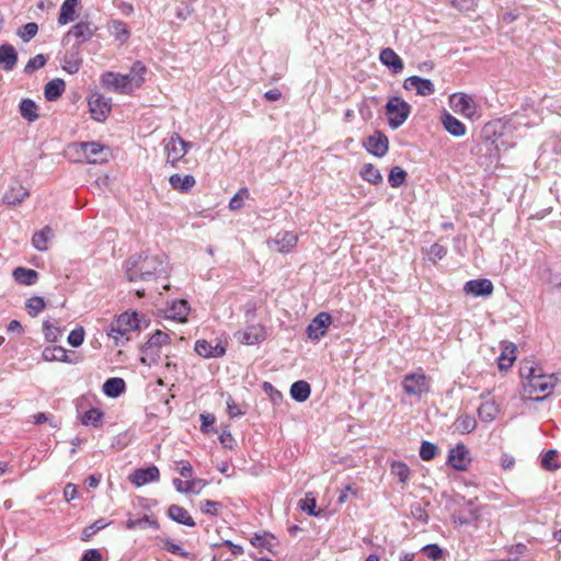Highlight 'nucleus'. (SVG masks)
<instances>
[{"label":"nucleus","instance_id":"nucleus-1","mask_svg":"<svg viewBox=\"0 0 561 561\" xmlns=\"http://www.w3.org/2000/svg\"><path fill=\"white\" fill-rule=\"evenodd\" d=\"M126 277L129 282H147L168 274V261L164 254H138L126 262Z\"/></svg>","mask_w":561,"mask_h":561},{"label":"nucleus","instance_id":"nucleus-2","mask_svg":"<svg viewBox=\"0 0 561 561\" xmlns=\"http://www.w3.org/2000/svg\"><path fill=\"white\" fill-rule=\"evenodd\" d=\"M137 329H139L138 313L124 312L108 324L106 333L115 341V344L118 345L123 344L124 341H128V334Z\"/></svg>","mask_w":561,"mask_h":561},{"label":"nucleus","instance_id":"nucleus-3","mask_svg":"<svg viewBox=\"0 0 561 561\" xmlns=\"http://www.w3.org/2000/svg\"><path fill=\"white\" fill-rule=\"evenodd\" d=\"M411 113V105L399 96L389 99L386 104L388 124L392 129L402 126Z\"/></svg>","mask_w":561,"mask_h":561},{"label":"nucleus","instance_id":"nucleus-4","mask_svg":"<svg viewBox=\"0 0 561 561\" xmlns=\"http://www.w3.org/2000/svg\"><path fill=\"white\" fill-rule=\"evenodd\" d=\"M449 103L456 113H459L469 119H477L480 117L479 106L474 99L469 94L462 92L454 93L449 99Z\"/></svg>","mask_w":561,"mask_h":561},{"label":"nucleus","instance_id":"nucleus-5","mask_svg":"<svg viewBox=\"0 0 561 561\" xmlns=\"http://www.w3.org/2000/svg\"><path fill=\"white\" fill-rule=\"evenodd\" d=\"M77 152L82 153L88 163L101 164L108 160V148L99 142H79L73 145Z\"/></svg>","mask_w":561,"mask_h":561},{"label":"nucleus","instance_id":"nucleus-6","mask_svg":"<svg viewBox=\"0 0 561 561\" xmlns=\"http://www.w3.org/2000/svg\"><path fill=\"white\" fill-rule=\"evenodd\" d=\"M191 142L185 141L179 134H173L164 144L167 163L175 167L179 161L187 153Z\"/></svg>","mask_w":561,"mask_h":561},{"label":"nucleus","instance_id":"nucleus-7","mask_svg":"<svg viewBox=\"0 0 561 561\" xmlns=\"http://www.w3.org/2000/svg\"><path fill=\"white\" fill-rule=\"evenodd\" d=\"M402 388L409 396L421 397L428 391L430 385L423 373H413L403 378Z\"/></svg>","mask_w":561,"mask_h":561},{"label":"nucleus","instance_id":"nucleus-8","mask_svg":"<svg viewBox=\"0 0 561 561\" xmlns=\"http://www.w3.org/2000/svg\"><path fill=\"white\" fill-rule=\"evenodd\" d=\"M89 111L94 121L104 122L111 113L112 102L100 93H94L88 101Z\"/></svg>","mask_w":561,"mask_h":561},{"label":"nucleus","instance_id":"nucleus-9","mask_svg":"<svg viewBox=\"0 0 561 561\" xmlns=\"http://www.w3.org/2000/svg\"><path fill=\"white\" fill-rule=\"evenodd\" d=\"M98 27L94 26L91 22L88 21H80L73 26L70 27L68 33L65 36V39H69L70 37H75L76 39V48L79 49V47L85 43L87 41L91 39Z\"/></svg>","mask_w":561,"mask_h":561},{"label":"nucleus","instance_id":"nucleus-10","mask_svg":"<svg viewBox=\"0 0 561 561\" xmlns=\"http://www.w3.org/2000/svg\"><path fill=\"white\" fill-rule=\"evenodd\" d=\"M366 150L375 157H383L389 149L388 137L380 130H376L364 141Z\"/></svg>","mask_w":561,"mask_h":561},{"label":"nucleus","instance_id":"nucleus-11","mask_svg":"<svg viewBox=\"0 0 561 561\" xmlns=\"http://www.w3.org/2000/svg\"><path fill=\"white\" fill-rule=\"evenodd\" d=\"M332 322V317L328 312H320L316 316L307 327L308 337L311 340H320L327 333V329Z\"/></svg>","mask_w":561,"mask_h":561},{"label":"nucleus","instance_id":"nucleus-12","mask_svg":"<svg viewBox=\"0 0 561 561\" xmlns=\"http://www.w3.org/2000/svg\"><path fill=\"white\" fill-rule=\"evenodd\" d=\"M403 88L409 91L414 90L415 93L421 96H428L435 92L434 83L430 79L419 76L407 78L403 82Z\"/></svg>","mask_w":561,"mask_h":561},{"label":"nucleus","instance_id":"nucleus-13","mask_svg":"<svg viewBox=\"0 0 561 561\" xmlns=\"http://www.w3.org/2000/svg\"><path fill=\"white\" fill-rule=\"evenodd\" d=\"M238 340L245 345H255L266 339V330L262 324L248 325L237 333Z\"/></svg>","mask_w":561,"mask_h":561},{"label":"nucleus","instance_id":"nucleus-14","mask_svg":"<svg viewBox=\"0 0 561 561\" xmlns=\"http://www.w3.org/2000/svg\"><path fill=\"white\" fill-rule=\"evenodd\" d=\"M147 67L139 60L135 61L128 73L123 75L126 79V85L129 89V92L133 93L135 90L139 89L146 78Z\"/></svg>","mask_w":561,"mask_h":561},{"label":"nucleus","instance_id":"nucleus-15","mask_svg":"<svg viewBox=\"0 0 561 561\" xmlns=\"http://www.w3.org/2000/svg\"><path fill=\"white\" fill-rule=\"evenodd\" d=\"M470 462L469 450L463 444H458L449 450L448 463L458 471H466Z\"/></svg>","mask_w":561,"mask_h":561},{"label":"nucleus","instance_id":"nucleus-16","mask_svg":"<svg viewBox=\"0 0 561 561\" xmlns=\"http://www.w3.org/2000/svg\"><path fill=\"white\" fill-rule=\"evenodd\" d=\"M556 377L553 375H543L539 373L535 378H530L525 385V390L529 393L546 392L556 386Z\"/></svg>","mask_w":561,"mask_h":561},{"label":"nucleus","instance_id":"nucleus-17","mask_svg":"<svg viewBox=\"0 0 561 561\" xmlns=\"http://www.w3.org/2000/svg\"><path fill=\"white\" fill-rule=\"evenodd\" d=\"M493 284L488 278H478L468 280L463 286V291L473 297H486L493 293Z\"/></svg>","mask_w":561,"mask_h":561},{"label":"nucleus","instance_id":"nucleus-18","mask_svg":"<svg viewBox=\"0 0 561 561\" xmlns=\"http://www.w3.org/2000/svg\"><path fill=\"white\" fill-rule=\"evenodd\" d=\"M126 79L122 73L107 71L102 75V84L116 93L130 94L128 87L126 85Z\"/></svg>","mask_w":561,"mask_h":561},{"label":"nucleus","instance_id":"nucleus-19","mask_svg":"<svg viewBox=\"0 0 561 561\" xmlns=\"http://www.w3.org/2000/svg\"><path fill=\"white\" fill-rule=\"evenodd\" d=\"M191 307L185 299H179L171 301L165 310V318L176 320L179 322H185L190 313Z\"/></svg>","mask_w":561,"mask_h":561},{"label":"nucleus","instance_id":"nucleus-20","mask_svg":"<svg viewBox=\"0 0 561 561\" xmlns=\"http://www.w3.org/2000/svg\"><path fill=\"white\" fill-rule=\"evenodd\" d=\"M160 471L156 466L136 469L130 476L129 480L136 486H142L149 482L158 481Z\"/></svg>","mask_w":561,"mask_h":561},{"label":"nucleus","instance_id":"nucleus-21","mask_svg":"<svg viewBox=\"0 0 561 561\" xmlns=\"http://www.w3.org/2000/svg\"><path fill=\"white\" fill-rule=\"evenodd\" d=\"M298 242V236L291 231H280L270 242L280 253H289Z\"/></svg>","mask_w":561,"mask_h":561},{"label":"nucleus","instance_id":"nucleus-22","mask_svg":"<svg viewBox=\"0 0 561 561\" xmlns=\"http://www.w3.org/2000/svg\"><path fill=\"white\" fill-rule=\"evenodd\" d=\"M195 352L204 358H218L226 354V347L220 343L211 344L207 340H197Z\"/></svg>","mask_w":561,"mask_h":561},{"label":"nucleus","instance_id":"nucleus-23","mask_svg":"<svg viewBox=\"0 0 561 561\" xmlns=\"http://www.w3.org/2000/svg\"><path fill=\"white\" fill-rule=\"evenodd\" d=\"M379 59L382 65L388 67L396 75L401 73L404 69L403 60L392 48H383L380 51Z\"/></svg>","mask_w":561,"mask_h":561},{"label":"nucleus","instance_id":"nucleus-24","mask_svg":"<svg viewBox=\"0 0 561 561\" xmlns=\"http://www.w3.org/2000/svg\"><path fill=\"white\" fill-rule=\"evenodd\" d=\"M28 196V191L19 182L9 187L3 195V203L10 206L21 204Z\"/></svg>","mask_w":561,"mask_h":561},{"label":"nucleus","instance_id":"nucleus-25","mask_svg":"<svg viewBox=\"0 0 561 561\" xmlns=\"http://www.w3.org/2000/svg\"><path fill=\"white\" fill-rule=\"evenodd\" d=\"M18 62V53L15 48L10 44H3L0 46V68L4 71H11L14 69Z\"/></svg>","mask_w":561,"mask_h":561},{"label":"nucleus","instance_id":"nucleus-26","mask_svg":"<svg viewBox=\"0 0 561 561\" xmlns=\"http://www.w3.org/2000/svg\"><path fill=\"white\" fill-rule=\"evenodd\" d=\"M167 515L173 522L187 526L194 527L196 524L190 513L181 505L172 504L169 506Z\"/></svg>","mask_w":561,"mask_h":561},{"label":"nucleus","instance_id":"nucleus-27","mask_svg":"<svg viewBox=\"0 0 561 561\" xmlns=\"http://www.w3.org/2000/svg\"><path fill=\"white\" fill-rule=\"evenodd\" d=\"M442 123L444 128L454 137H462L467 131L466 126L448 112L443 114Z\"/></svg>","mask_w":561,"mask_h":561},{"label":"nucleus","instance_id":"nucleus-28","mask_svg":"<svg viewBox=\"0 0 561 561\" xmlns=\"http://www.w3.org/2000/svg\"><path fill=\"white\" fill-rule=\"evenodd\" d=\"M169 183L173 190L181 193H188L195 186L196 180L191 174L182 176L175 173L169 178Z\"/></svg>","mask_w":561,"mask_h":561},{"label":"nucleus","instance_id":"nucleus-29","mask_svg":"<svg viewBox=\"0 0 561 561\" xmlns=\"http://www.w3.org/2000/svg\"><path fill=\"white\" fill-rule=\"evenodd\" d=\"M14 280L24 286L34 285L38 280V273L35 270L26 267H15L12 272Z\"/></svg>","mask_w":561,"mask_h":561},{"label":"nucleus","instance_id":"nucleus-30","mask_svg":"<svg viewBox=\"0 0 561 561\" xmlns=\"http://www.w3.org/2000/svg\"><path fill=\"white\" fill-rule=\"evenodd\" d=\"M66 83L62 79L56 78L48 81L44 89L45 99L49 102L58 100L65 92Z\"/></svg>","mask_w":561,"mask_h":561},{"label":"nucleus","instance_id":"nucleus-31","mask_svg":"<svg viewBox=\"0 0 561 561\" xmlns=\"http://www.w3.org/2000/svg\"><path fill=\"white\" fill-rule=\"evenodd\" d=\"M78 4H79V0H65L61 3L59 16H58V23L60 25H66L69 22L75 21L76 9H77Z\"/></svg>","mask_w":561,"mask_h":561},{"label":"nucleus","instance_id":"nucleus-32","mask_svg":"<svg viewBox=\"0 0 561 561\" xmlns=\"http://www.w3.org/2000/svg\"><path fill=\"white\" fill-rule=\"evenodd\" d=\"M42 356L46 362L72 363L67 354V350L62 346H47L43 350Z\"/></svg>","mask_w":561,"mask_h":561},{"label":"nucleus","instance_id":"nucleus-33","mask_svg":"<svg viewBox=\"0 0 561 561\" xmlns=\"http://www.w3.org/2000/svg\"><path fill=\"white\" fill-rule=\"evenodd\" d=\"M126 390L125 381L122 378H108L103 383V392L110 398H117Z\"/></svg>","mask_w":561,"mask_h":561},{"label":"nucleus","instance_id":"nucleus-34","mask_svg":"<svg viewBox=\"0 0 561 561\" xmlns=\"http://www.w3.org/2000/svg\"><path fill=\"white\" fill-rule=\"evenodd\" d=\"M53 229L49 226H46L33 234L32 244L36 250L41 252L46 251L48 249V241L53 238Z\"/></svg>","mask_w":561,"mask_h":561},{"label":"nucleus","instance_id":"nucleus-35","mask_svg":"<svg viewBox=\"0 0 561 561\" xmlns=\"http://www.w3.org/2000/svg\"><path fill=\"white\" fill-rule=\"evenodd\" d=\"M108 32L121 44L126 43L130 36V32L126 23L119 20H113L108 24Z\"/></svg>","mask_w":561,"mask_h":561},{"label":"nucleus","instance_id":"nucleus-36","mask_svg":"<svg viewBox=\"0 0 561 561\" xmlns=\"http://www.w3.org/2000/svg\"><path fill=\"white\" fill-rule=\"evenodd\" d=\"M21 116L30 123L38 119V106L31 99H23L19 105Z\"/></svg>","mask_w":561,"mask_h":561},{"label":"nucleus","instance_id":"nucleus-37","mask_svg":"<svg viewBox=\"0 0 561 561\" xmlns=\"http://www.w3.org/2000/svg\"><path fill=\"white\" fill-rule=\"evenodd\" d=\"M310 385L305 380L295 381L290 387V396L297 402H305L310 397Z\"/></svg>","mask_w":561,"mask_h":561},{"label":"nucleus","instance_id":"nucleus-38","mask_svg":"<svg viewBox=\"0 0 561 561\" xmlns=\"http://www.w3.org/2000/svg\"><path fill=\"white\" fill-rule=\"evenodd\" d=\"M141 356L140 360L141 363L151 366L156 365L159 362L160 358V347L150 345L148 342L141 347Z\"/></svg>","mask_w":561,"mask_h":561},{"label":"nucleus","instance_id":"nucleus-39","mask_svg":"<svg viewBox=\"0 0 561 561\" xmlns=\"http://www.w3.org/2000/svg\"><path fill=\"white\" fill-rule=\"evenodd\" d=\"M82 59L79 56L78 49L76 51H68L62 60V69L70 75L77 73L81 67Z\"/></svg>","mask_w":561,"mask_h":561},{"label":"nucleus","instance_id":"nucleus-40","mask_svg":"<svg viewBox=\"0 0 561 561\" xmlns=\"http://www.w3.org/2000/svg\"><path fill=\"white\" fill-rule=\"evenodd\" d=\"M499 413V408L493 401H485L478 408L479 419L483 422H492Z\"/></svg>","mask_w":561,"mask_h":561},{"label":"nucleus","instance_id":"nucleus-41","mask_svg":"<svg viewBox=\"0 0 561 561\" xmlns=\"http://www.w3.org/2000/svg\"><path fill=\"white\" fill-rule=\"evenodd\" d=\"M359 174L363 180L374 185L380 184L382 182V175L380 171L371 163L364 164Z\"/></svg>","mask_w":561,"mask_h":561},{"label":"nucleus","instance_id":"nucleus-42","mask_svg":"<svg viewBox=\"0 0 561 561\" xmlns=\"http://www.w3.org/2000/svg\"><path fill=\"white\" fill-rule=\"evenodd\" d=\"M173 485L175 490L180 493H198L201 488L204 486V483L202 480L182 481L181 479H174Z\"/></svg>","mask_w":561,"mask_h":561},{"label":"nucleus","instance_id":"nucleus-43","mask_svg":"<svg viewBox=\"0 0 561 561\" xmlns=\"http://www.w3.org/2000/svg\"><path fill=\"white\" fill-rule=\"evenodd\" d=\"M476 426V419L468 414L460 415L455 422V428L460 434H469L474 431Z\"/></svg>","mask_w":561,"mask_h":561},{"label":"nucleus","instance_id":"nucleus-44","mask_svg":"<svg viewBox=\"0 0 561 561\" xmlns=\"http://www.w3.org/2000/svg\"><path fill=\"white\" fill-rule=\"evenodd\" d=\"M559 453L556 449L547 450L541 457V467L548 471H556L561 463L557 460Z\"/></svg>","mask_w":561,"mask_h":561},{"label":"nucleus","instance_id":"nucleus-45","mask_svg":"<svg viewBox=\"0 0 561 561\" xmlns=\"http://www.w3.org/2000/svg\"><path fill=\"white\" fill-rule=\"evenodd\" d=\"M151 527L153 529L159 528V523L156 519H151L149 516L145 515L141 518L133 519L128 518L126 522V528L131 530L136 528H146Z\"/></svg>","mask_w":561,"mask_h":561},{"label":"nucleus","instance_id":"nucleus-46","mask_svg":"<svg viewBox=\"0 0 561 561\" xmlns=\"http://www.w3.org/2000/svg\"><path fill=\"white\" fill-rule=\"evenodd\" d=\"M103 413L99 409H90L81 417V423L85 426L100 427L102 425Z\"/></svg>","mask_w":561,"mask_h":561},{"label":"nucleus","instance_id":"nucleus-47","mask_svg":"<svg viewBox=\"0 0 561 561\" xmlns=\"http://www.w3.org/2000/svg\"><path fill=\"white\" fill-rule=\"evenodd\" d=\"M541 369L535 364L534 360L525 359L519 368V375L523 379L530 381V378H535Z\"/></svg>","mask_w":561,"mask_h":561},{"label":"nucleus","instance_id":"nucleus-48","mask_svg":"<svg viewBox=\"0 0 561 561\" xmlns=\"http://www.w3.org/2000/svg\"><path fill=\"white\" fill-rule=\"evenodd\" d=\"M317 501L311 493H307L305 499L300 500L299 508L310 516H320L321 511L316 510Z\"/></svg>","mask_w":561,"mask_h":561},{"label":"nucleus","instance_id":"nucleus-49","mask_svg":"<svg viewBox=\"0 0 561 561\" xmlns=\"http://www.w3.org/2000/svg\"><path fill=\"white\" fill-rule=\"evenodd\" d=\"M391 473L398 478L400 483L407 484L410 480L411 470L405 463L398 461L392 463Z\"/></svg>","mask_w":561,"mask_h":561},{"label":"nucleus","instance_id":"nucleus-50","mask_svg":"<svg viewBox=\"0 0 561 561\" xmlns=\"http://www.w3.org/2000/svg\"><path fill=\"white\" fill-rule=\"evenodd\" d=\"M407 180V172L401 167H392L388 174L389 184L397 188L401 186Z\"/></svg>","mask_w":561,"mask_h":561},{"label":"nucleus","instance_id":"nucleus-51","mask_svg":"<svg viewBox=\"0 0 561 561\" xmlns=\"http://www.w3.org/2000/svg\"><path fill=\"white\" fill-rule=\"evenodd\" d=\"M43 332L47 342L55 343L61 336V330L59 327L50 323L48 320L43 323Z\"/></svg>","mask_w":561,"mask_h":561},{"label":"nucleus","instance_id":"nucleus-52","mask_svg":"<svg viewBox=\"0 0 561 561\" xmlns=\"http://www.w3.org/2000/svg\"><path fill=\"white\" fill-rule=\"evenodd\" d=\"M111 523L106 522L105 519L101 518L95 520L93 524L85 527L82 531V540L88 541L90 538L95 535L98 531L102 530L106 526H108Z\"/></svg>","mask_w":561,"mask_h":561},{"label":"nucleus","instance_id":"nucleus-53","mask_svg":"<svg viewBox=\"0 0 561 561\" xmlns=\"http://www.w3.org/2000/svg\"><path fill=\"white\" fill-rule=\"evenodd\" d=\"M45 300L39 296H33L26 301V308L31 317H36L39 312L45 309Z\"/></svg>","mask_w":561,"mask_h":561},{"label":"nucleus","instance_id":"nucleus-54","mask_svg":"<svg viewBox=\"0 0 561 561\" xmlns=\"http://www.w3.org/2000/svg\"><path fill=\"white\" fill-rule=\"evenodd\" d=\"M38 32V25L35 22H28L20 27L16 34L24 42H30Z\"/></svg>","mask_w":561,"mask_h":561},{"label":"nucleus","instance_id":"nucleus-55","mask_svg":"<svg viewBox=\"0 0 561 561\" xmlns=\"http://www.w3.org/2000/svg\"><path fill=\"white\" fill-rule=\"evenodd\" d=\"M46 57L43 54H38L31 58L24 67V73L31 75L35 70L43 68L46 65Z\"/></svg>","mask_w":561,"mask_h":561},{"label":"nucleus","instance_id":"nucleus-56","mask_svg":"<svg viewBox=\"0 0 561 561\" xmlns=\"http://www.w3.org/2000/svg\"><path fill=\"white\" fill-rule=\"evenodd\" d=\"M221 507H222V505L220 502L213 501V500H205L201 503L202 513L209 515V516H214V517L218 516Z\"/></svg>","mask_w":561,"mask_h":561},{"label":"nucleus","instance_id":"nucleus-57","mask_svg":"<svg viewBox=\"0 0 561 561\" xmlns=\"http://www.w3.org/2000/svg\"><path fill=\"white\" fill-rule=\"evenodd\" d=\"M274 540H275V538H274L273 535H270V534H263V535L255 534L254 537L251 539V543L253 546L266 548L267 550L271 551L272 547H273V541Z\"/></svg>","mask_w":561,"mask_h":561},{"label":"nucleus","instance_id":"nucleus-58","mask_svg":"<svg viewBox=\"0 0 561 561\" xmlns=\"http://www.w3.org/2000/svg\"><path fill=\"white\" fill-rule=\"evenodd\" d=\"M249 197L248 188H240L237 194L232 196L229 202V208L231 210H238L243 206L244 199Z\"/></svg>","mask_w":561,"mask_h":561},{"label":"nucleus","instance_id":"nucleus-59","mask_svg":"<svg viewBox=\"0 0 561 561\" xmlns=\"http://www.w3.org/2000/svg\"><path fill=\"white\" fill-rule=\"evenodd\" d=\"M436 453H437L436 445H434L427 440L422 442L421 447H420V457L423 460L427 461V460L433 459L436 456Z\"/></svg>","mask_w":561,"mask_h":561},{"label":"nucleus","instance_id":"nucleus-60","mask_svg":"<svg viewBox=\"0 0 561 561\" xmlns=\"http://www.w3.org/2000/svg\"><path fill=\"white\" fill-rule=\"evenodd\" d=\"M147 342L161 348L162 345L170 343V335L161 330H157Z\"/></svg>","mask_w":561,"mask_h":561},{"label":"nucleus","instance_id":"nucleus-61","mask_svg":"<svg viewBox=\"0 0 561 561\" xmlns=\"http://www.w3.org/2000/svg\"><path fill=\"white\" fill-rule=\"evenodd\" d=\"M446 253L447 249L444 245L439 243H434L430 247L427 255L428 260L435 263L437 260H442L446 255Z\"/></svg>","mask_w":561,"mask_h":561},{"label":"nucleus","instance_id":"nucleus-62","mask_svg":"<svg viewBox=\"0 0 561 561\" xmlns=\"http://www.w3.org/2000/svg\"><path fill=\"white\" fill-rule=\"evenodd\" d=\"M68 343L73 346L78 347L83 343L84 340V331L82 328H78L72 330L68 335Z\"/></svg>","mask_w":561,"mask_h":561},{"label":"nucleus","instance_id":"nucleus-63","mask_svg":"<svg viewBox=\"0 0 561 561\" xmlns=\"http://www.w3.org/2000/svg\"><path fill=\"white\" fill-rule=\"evenodd\" d=\"M422 551L427 556L428 559L437 561L443 556V550L436 543H430L422 548Z\"/></svg>","mask_w":561,"mask_h":561},{"label":"nucleus","instance_id":"nucleus-64","mask_svg":"<svg viewBox=\"0 0 561 561\" xmlns=\"http://www.w3.org/2000/svg\"><path fill=\"white\" fill-rule=\"evenodd\" d=\"M226 404L227 412L230 417H239L245 413V411L238 403L234 402L231 396L228 397Z\"/></svg>","mask_w":561,"mask_h":561}]
</instances>
